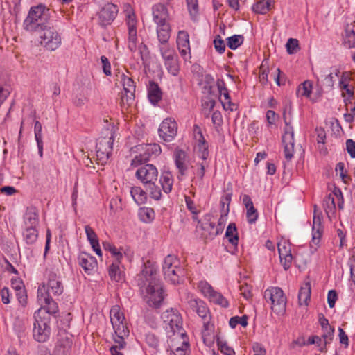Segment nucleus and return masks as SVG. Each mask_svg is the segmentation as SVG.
Instances as JSON below:
<instances>
[{
	"label": "nucleus",
	"mask_w": 355,
	"mask_h": 355,
	"mask_svg": "<svg viewBox=\"0 0 355 355\" xmlns=\"http://www.w3.org/2000/svg\"><path fill=\"white\" fill-rule=\"evenodd\" d=\"M346 150L352 158H355V141L353 139H347Z\"/></svg>",
	"instance_id": "nucleus-64"
},
{
	"label": "nucleus",
	"mask_w": 355,
	"mask_h": 355,
	"mask_svg": "<svg viewBox=\"0 0 355 355\" xmlns=\"http://www.w3.org/2000/svg\"><path fill=\"white\" fill-rule=\"evenodd\" d=\"M227 215L220 214V217L218 222V225L216 226V230L210 232V239H213L217 235L221 234L223 231V227L225 223V217Z\"/></svg>",
	"instance_id": "nucleus-51"
},
{
	"label": "nucleus",
	"mask_w": 355,
	"mask_h": 355,
	"mask_svg": "<svg viewBox=\"0 0 355 355\" xmlns=\"http://www.w3.org/2000/svg\"><path fill=\"white\" fill-rule=\"evenodd\" d=\"M225 237L232 245L234 249L236 250L239 243V235L235 223H231L228 225L225 232Z\"/></svg>",
	"instance_id": "nucleus-29"
},
{
	"label": "nucleus",
	"mask_w": 355,
	"mask_h": 355,
	"mask_svg": "<svg viewBox=\"0 0 355 355\" xmlns=\"http://www.w3.org/2000/svg\"><path fill=\"white\" fill-rule=\"evenodd\" d=\"M45 291V285L39 287L37 290V297L42 303V306L38 310H42V313H46L51 318V316L56 317V314L59 311L57 302L53 300L48 293H44Z\"/></svg>",
	"instance_id": "nucleus-10"
},
{
	"label": "nucleus",
	"mask_w": 355,
	"mask_h": 355,
	"mask_svg": "<svg viewBox=\"0 0 355 355\" xmlns=\"http://www.w3.org/2000/svg\"><path fill=\"white\" fill-rule=\"evenodd\" d=\"M272 0H259L252 6V10L258 14H266L270 9Z\"/></svg>",
	"instance_id": "nucleus-35"
},
{
	"label": "nucleus",
	"mask_w": 355,
	"mask_h": 355,
	"mask_svg": "<svg viewBox=\"0 0 355 355\" xmlns=\"http://www.w3.org/2000/svg\"><path fill=\"white\" fill-rule=\"evenodd\" d=\"M214 47L218 52L223 53L225 51V44L220 35H217V37L214 39Z\"/></svg>",
	"instance_id": "nucleus-62"
},
{
	"label": "nucleus",
	"mask_w": 355,
	"mask_h": 355,
	"mask_svg": "<svg viewBox=\"0 0 355 355\" xmlns=\"http://www.w3.org/2000/svg\"><path fill=\"white\" fill-rule=\"evenodd\" d=\"M103 247L105 250H109L111 252V254L115 257L118 262L120 261V259L123 257V255L114 245L110 243L105 242L103 243Z\"/></svg>",
	"instance_id": "nucleus-55"
},
{
	"label": "nucleus",
	"mask_w": 355,
	"mask_h": 355,
	"mask_svg": "<svg viewBox=\"0 0 355 355\" xmlns=\"http://www.w3.org/2000/svg\"><path fill=\"white\" fill-rule=\"evenodd\" d=\"M51 10L44 5L40 4L31 8L23 23L24 29L31 33H41L50 26Z\"/></svg>",
	"instance_id": "nucleus-2"
},
{
	"label": "nucleus",
	"mask_w": 355,
	"mask_h": 355,
	"mask_svg": "<svg viewBox=\"0 0 355 355\" xmlns=\"http://www.w3.org/2000/svg\"><path fill=\"white\" fill-rule=\"evenodd\" d=\"M284 119L286 127L282 140L284 145V157L287 161H291L295 152L294 131L293 127L286 121L284 114Z\"/></svg>",
	"instance_id": "nucleus-11"
},
{
	"label": "nucleus",
	"mask_w": 355,
	"mask_h": 355,
	"mask_svg": "<svg viewBox=\"0 0 355 355\" xmlns=\"http://www.w3.org/2000/svg\"><path fill=\"white\" fill-rule=\"evenodd\" d=\"M217 345L220 351L225 355H235L234 350L227 345L225 341H223L219 338L217 340Z\"/></svg>",
	"instance_id": "nucleus-54"
},
{
	"label": "nucleus",
	"mask_w": 355,
	"mask_h": 355,
	"mask_svg": "<svg viewBox=\"0 0 355 355\" xmlns=\"http://www.w3.org/2000/svg\"><path fill=\"white\" fill-rule=\"evenodd\" d=\"M188 10L192 17H195L198 12V0H186Z\"/></svg>",
	"instance_id": "nucleus-60"
},
{
	"label": "nucleus",
	"mask_w": 355,
	"mask_h": 355,
	"mask_svg": "<svg viewBox=\"0 0 355 355\" xmlns=\"http://www.w3.org/2000/svg\"><path fill=\"white\" fill-rule=\"evenodd\" d=\"M121 82L125 94L121 96V105H128L132 103L135 98V85L133 80L122 73L121 75Z\"/></svg>",
	"instance_id": "nucleus-20"
},
{
	"label": "nucleus",
	"mask_w": 355,
	"mask_h": 355,
	"mask_svg": "<svg viewBox=\"0 0 355 355\" xmlns=\"http://www.w3.org/2000/svg\"><path fill=\"white\" fill-rule=\"evenodd\" d=\"M232 199V193H226L224 196L221 198L220 200V207H221V214L223 215H227L230 211V203Z\"/></svg>",
	"instance_id": "nucleus-48"
},
{
	"label": "nucleus",
	"mask_w": 355,
	"mask_h": 355,
	"mask_svg": "<svg viewBox=\"0 0 355 355\" xmlns=\"http://www.w3.org/2000/svg\"><path fill=\"white\" fill-rule=\"evenodd\" d=\"M193 136L197 142L199 157L203 160L207 159L209 155L208 144L202 133L200 128L198 125H194L193 126Z\"/></svg>",
	"instance_id": "nucleus-22"
},
{
	"label": "nucleus",
	"mask_w": 355,
	"mask_h": 355,
	"mask_svg": "<svg viewBox=\"0 0 355 355\" xmlns=\"http://www.w3.org/2000/svg\"><path fill=\"white\" fill-rule=\"evenodd\" d=\"M166 280L171 282L173 284L180 283V277L184 276L183 269L179 266L178 268L163 271Z\"/></svg>",
	"instance_id": "nucleus-28"
},
{
	"label": "nucleus",
	"mask_w": 355,
	"mask_h": 355,
	"mask_svg": "<svg viewBox=\"0 0 355 355\" xmlns=\"http://www.w3.org/2000/svg\"><path fill=\"white\" fill-rule=\"evenodd\" d=\"M164 65L169 73L175 76L179 73L180 64L178 57L164 63Z\"/></svg>",
	"instance_id": "nucleus-44"
},
{
	"label": "nucleus",
	"mask_w": 355,
	"mask_h": 355,
	"mask_svg": "<svg viewBox=\"0 0 355 355\" xmlns=\"http://www.w3.org/2000/svg\"><path fill=\"white\" fill-rule=\"evenodd\" d=\"M299 90L301 92V94L302 96L309 97L310 96L312 91V83L309 80L304 81L301 87L299 88Z\"/></svg>",
	"instance_id": "nucleus-58"
},
{
	"label": "nucleus",
	"mask_w": 355,
	"mask_h": 355,
	"mask_svg": "<svg viewBox=\"0 0 355 355\" xmlns=\"http://www.w3.org/2000/svg\"><path fill=\"white\" fill-rule=\"evenodd\" d=\"M24 227H37L39 224V211L34 206L28 207L23 216Z\"/></svg>",
	"instance_id": "nucleus-24"
},
{
	"label": "nucleus",
	"mask_w": 355,
	"mask_h": 355,
	"mask_svg": "<svg viewBox=\"0 0 355 355\" xmlns=\"http://www.w3.org/2000/svg\"><path fill=\"white\" fill-rule=\"evenodd\" d=\"M130 194L135 202L138 205L144 204L147 200L146 193L139 187H134L130 190Z\"/></svg>",
	"instance_id": "nucleus-33"
},
{
	"label": "nucleus",
	"mask_w": 355,
	"mask_h": 355,
	"mask_svg": "<svg viewBox=\"0 0 355 355\" xmlns=\"http://www.w3.org/2000/svg\"><path fill=\"white\" fill-rule=\"evenodd\" d=\"M46 283L45 285V291H42L44 293H48L54 296L60 295L64 291L63 284L58 276L57 273L52 270L46 272Z\"/></svg>",
	"instance_id": "nucleus-12"
},
{
	"label": "nucleus",
	"mask_w": 355,
	"mask_h": 355,
	"mask_svg": "<svg viewBox=\"0 0 355 355\" xmlns=\"http://www.w3.org/2000/svg\"><path fill=\"white\" fill-rule=\"evenodd\" d=\"M246 209V217L248 222L250 224L254 223L258 218V211L257 209H255L254 205L247 207Z\"/></svg>",
	"instance_id": "nucleus-52"
},
{
	"label": "nucleus",
	"mask_w": 355,
	"mask_h": 355,
	"mask_svg": "<svg viewBox=\"0 0 355 355\" xmlns=\"http://www.w3.org/2000/svg\"><path fill=\"white\" fill-rule=\"evenodd\" d=\"M156 31L159 41L158 46L170 45L168 40L171 37V28L169 23L157 25Z\"/></svg>",
	"instance_id": "nucleus-25"
},
{
	"label": "nucleus",
	"mask_w": 355,
	"mask_h": 355,
	"mask_svg": "<svg viewBox=\"0 0 355 355\" xmlns=\"http://www.w3.org/2000/svg\"><path fill=\"white\" fill-rule=\"evenodd\" d=\"M159 135L164 141L170 142L174 139L178 132V124L171 118L165 119L158 129Z\"/></svg>",
	"instance_id": "nucleus-17"
},
{
	"label": "nucleus",
	"mask_w": 355,
	"mask_h": 355,
	"mask_svg": "<svg viewBox=\"0 0 355 355\" xmlns=\"http://www.w3.org/2000/svg\"><path fill=\"white\" fill-rule=\"evenodd\" d=\"M23 236L27 244H33L38 237L37 227H24Z\"/></svg>",
	"instance_id": "nucleus-36"
},
{
	"label": "nucleus",
	"mask_w": 355,
	"mask_h": 355,
	"mask_svg": "<svg viewBox=\"0 0 355 355\" xmlns=\"http://www.w3.org/2000/svg\"><path fill=\"white\" fill-rule=\"evenodd\" d=\"M42 126L40 121H36L34 125L35 138L38 148V153L40 157L43 156Z\"/></svg>",
	"instance_id": "nucleus-32"
},
{
	"label": "nucleus",
	"mask_w": 355,
	"mask_h": 355,
	"mask_svg": "<svg viewBox=\"0 0 355 355\" xmlns=\"http://www.w3.org/2000/svg\"><path fill=\"white\" fill-rule=\"evenodd\" d=\"M174 159L175 166L178 171V179L182 180V177L187 175L189 168L187 153L181 149H177L174 153Z\"/></svg>",
	"instance_id": "nucleus-19"
},
{
	"label": "nucleus",
	"mask_w": 355,
	"mask_h": 355,
	"mask_svg": "<svg viewBox=\"0 0 355 355\" xmlns=\"http://www.w3.org/2000/svg\"><path fill=\"white\" fill-rule=\"evenodd\" d=\"M244 38L243 35H234L227 38V46L232 50L236 49L243 42Z\"/></svg>",
	"instance_id": "nucleus-45"
},
{
	"label": "nucleus",
	"mask_w": 355,
	"mask_h": 355,
	"mask_svg": "<svg viewBox=\"0 0 355 355\" xmlns=\"http://www.w3.org/2000/svg\"><path fill=\"white\" fill-rule=\"evenodd\" d=\"M135 175L144 185L152 184L157 180L158 170L153 164H146L137 170Z\"/></svg>",
	"instance_id": "nucleus-13"
},
{
	"label": "nucleus",
	"mask_w": 355,
	"mask_h": 355,
	"mask_svg": "<svg viewBox=\"0 0 355 355\" xmlns=\"http://www.w3.org/2000/svg\"><path fill=\"white\" fill-rule=\"evenodd\" d=\"M209 299L213 303L218 304L223 308H227L229 306L227 300L221 293L216 291L211 295Z\"/></svg>",
	"instance_id": "nucleus-42"
},
{
	"label": "nucleus",
	"mask_w": 355,
	"mask_h": 355,
	"mask_svg": "<svg viewBox=\"0 0 355 355\" xmlns=\"http://www.w3.org/2000/svg\"><path fill=\"white\" fill-rule=\"evenodd\" d=\"M198 288L205 297H210L211 295L214 293V288L207 282L201 281L198 285Z\"/></svg>",
	"instance_id": "nucleus-50"
},
{
	"label": "nucleus",
	"mask_w": 355,
	"mask_h": 355,
	"mask_svg": "<svg viewBox=\"0 0 355 355\" xmlns=\"http://www.w3.org/2000/svg\"><path fill=\"white\" fill-rule=\"evenodd\" d=\"M162 92L157 83L150 81L148 87V97L150 102L156 105L161 99Z\"/></svg>",
	"instance_id": "nucleus-27"
},
{
	"label": "nucleus",
	"mask_w": 355,
	"mask_h": 355,
	"mask_svg": "<svg viewBox=\"0 0 355 355\" xmlns=\"http://www.w3.org/2000/svg\"><path fill=\"white\" fill-rule=\"evenodd\" d=\"M113 142V135L109 137H101L98 139L96 146V157L102 164L108 159L112 150Z\"/></svg>",
	"instance_id": "nucleus-14"
},
{
	"label": "nucleus",
	"mask_w": 355,
	"mask_h": 355,
	"mask_svg": "<svg viewBox=\"0 0 355 355\" xmlns=\"http://www.w3.org/2000/svg\"><path fill=\"white\" fill-rule=\"evenodd\" d=\"M222 96H223V98H222L220 96V102L223 105V107L225 110H230V111L236 110L237 105L235 103H233L231 102L230 96V94H229L227 90L223 91Z\"/></svg>",
	"instance_id": "nucleus-43"
},
{
	"label": "nucleus",
	"mask_w": 355,
	"mask_h": 355,
	"mask_svg": "<svg viewBox=\"0 0 355 355\" xmlns=\"http://www.w3.org/2000/svg\"><path fill=\"white\" fill-rule=\"evenodd\" d=\"M239 324L242 327H246L248 325V316L246 315L241 317L234 316L231 318L229 321V324L232 328H235Z\"/></svg>",
	"instance_id": "nucleus-49"
},
{
	"label": "nucleus",
	"mask_w": 355,
	"mask_h": 355,
	"mask_svg": "<svg viewBox=\"0 0 355 355\" xmlns=\"http://www.w3.org/2000/svg\"><path fill=\"white\" fill-rule=\"evenodd\" d=\"M204 81L206 83L203 87L205 92L211 93L212 85L214 82V78L210 74H207L204 77Z\"/></svg>",
	"instance_id": "nucleus-63"
},
{
	"label": "nucleus",
	"mask_w": 355,
	"mask_h": 355,
	"mask_svg": "<svg viewBox=\"0 0 355 355\" xmlns=\"http://www.w3.org/2000/svg\"><path fill=\"white\" fill-rule=\"evenodd\" d=\"M159 182L162 185L163 191L166 193H170L172 190L173 184V175L171 172H163L160 176Z\"/></svg>",
	"instance_id": "nucleus-31"
},
{
	"label": "nucleus",
	"mask_w": 355,
	"mask_h": 355,
	"mask_svg": "<svg viewBox=\"0 0 355 355\" xmlns=\"http://www.w3.org/2000/svg\"><path fill=\"white\" fill-rule=\"evenodd\" d=\"M146 342L150 347L157 349L159 346L158 338L152 333H148L146 335Z\"/></svg>",
	"instance_id": "nucleus-57"
},
{
	"label": "nucleus",
	"mask_w": 355,
	"mask_h": 355,
	"mask_svg": "<svg viewBox=\"0 0 355 355\" xmlns=\"http://www.w3.org/2000/svg\"><path fill=\"white\" fill-rule=\"evenodd\" d=\"M146 189L149 191L150 196L155 200H159L162 197L161 189L155 183L145 184Z\"/></svg>",
	"instance_id": "nucleus-46"
},
{
	"label": "nucleus",
	"mask_w": 355,
	"mask_h": 355,
	"mask_svg": "<svg viewBox=\"0 0 355 355\" xmlns=\"http://www.w3.org/2000/svg\"><path fill=\"white\" fill-rule=\"evenodd\" d=\"M139 218L144 223H150L155 218V211L150 207H141L139 210Z\"/></svg>",
	"instance_id": "nucleus-37"
},
{
	"label": "nucleus",
	"mask_w": 355,
	"mask_h": 355,
	"mask_svg": "<svg viewBox=\"0 0 355 355\" xmlns=\"http://www.w3.org/2000/svg\"><path fill=\"white\" fill-rule=\"evenodd\" d=\"M72 346V335L66 331H59L58 338L53 355H70Z\"/></svg>",
	"instance_id": "nucleus-15"
},
{
	"label": "nucleus",
	"mask_w": 355,
	"mask_h": 355,
	"mask_svg": "<svg viewBox=\"0 0 355 355\" xmlns=\"http://www.w3.org/2000/svg\"><path fill=\"white\" fill-rule=\"evenodd\" d=\"M40 34V43L46 49L53 51L61 45V37L53 27L49 26L43 30Z\"/></svg>",
	"instance_id": "nucleus-9"
},
{
	"label": "nucleus",
	"mask_w": 355,
	"mask_h": 355,
	"mask_svg": "<svg viewBox=\"0 0 355 355\" xmlns=\"http://www.w3.org/2000/svg\"><path fill=\"white\" fill-rule=\"evenodd\" d=\"M298 44L299 42L297 39H288L286 44L287 52L289 54L295 53L297 51V49H298Z\"/></svg>",
	"instance_id": "nucleus-59"
},
{
	"label": "nucleus",
	"mask_w": 355,
	"mask_h": 355,
	"mask_svg": "<svg viewBox=\"0 0 355 355\" xmlns=\"http://www.w3.org/2000/svg\"><path fill=\"white\" fill-rule=\"evenodd\" d=\"M344 45L348 48H355V32L349 26L345 28L344 35Z\"/></svg>",
	"instance_id": "nucleus-39"
},
{
	"label": "nucleus",
	"mask_w": 355,
	"mask_h": 355,
	"mask_svg": "<svg viewBox=\"0 0 355 355\" xmlns=\"http://www.w3.org/2000/svg\"><path fill=\"white\" fill-rule=\"evenodd\" d=\"M119 8L116 5L108 3H106L98 14V24L102 27L110 25L117 16Z\"/></svg>",
	"instance_id": "nucleus-16"
},
{
	"label": "nucleus",
	"mask_w": 355,
	"mask_h": 355,
	"mask_svg": "<svg viewBox=\"0 0 355 355\" xmlns=\"http://www.w3.org/2000/svg\"><path fill=\"white\" fill-rule=\"evenodd\" d=\"M109 275L112 279L116 282H119L122 279L119 266L116 263H113L110 265L109 268Z\"/></svg>",
	"instance_id": "nucleus-47"
},
{
	"label": "nucleus",
	"mask_w": 355,
	"mask_h": 355,
	"mask_svg": "<svg viewBox=\"0 0 355 355\" xmlns=\"http://www.w3.org/2000/svg\"><path fill=\"white\" fill-rule=\"evenodd\" d=\"M78 264L88 275L97 268L96 259L89 253L81 252L78 257Z\"/></svg>",
	"instance_id": "nucleus-23"
},
{
	"label": "nucleus",
	"mask_w": 355,
	"mask_h": 355,
	"mask_svg": "<svg viewBox=\"0 0 355 355\" xmlns=\"http://www.w3.org/2000/svg\"><path fill=\"white\" fill-rule=\"evenodd\" d=\"M180 266V260L175 255H167L163 263L162 270L173 269Z\"/></svg>",
	"instance_id": "nucleus-40"
},
{
	"label": "nucleus",
	"mask_w": 355,
	"mask_h": 355,
	"mask_svg": "<svg viewBox=\"0 0 355 355\" xmlns=\"http://www.w3.org/2000/svg\"><path fill=\"white\" fill-rule=\"evenodd\" d=\"M142 149L144 152L132 159V165L147 162L152 157H157L161 153L160 146L155 143L146 144Z\"/></svg>",
	"instance_id": "nucleus-18"
},
{
	"label": "nucleus",
	"mask_w": 355,
	"mask_h": 355,
	"mask_svg": "<svg viewBox=\"0 0 355 355\" xmlns=\"http://www.w3.org/2000/svg\"><path fill=\"white\" fill-rule=\"evenodd\" d=\"M311 292L310 282H306L301 286L298 293V300L300 306L308 305V302L310 300Z\"/></svg>",
	"instance_id": "nucleus-30"
},
{
	"label": "nucleus",
	"mask_w": 355,
	"mask_h": 355,
	"mask_svg": "<svg viewBox=\"0 0 355 355\" xmlns=\"http://www.w3.org/2000/svg\"><path fill=\"white\" fill-rule=\"evenodd\" d=\"M264 298L267 302L270 301L271 309L276 314H283L286 311V297L282 288L272 287L264 292Z\"/></svg>",
	"instance_id": "nucleus-7"
},
{
	"label": "nucleus",
	"mask_w": 355,
	"mask_h": 355,
	"mask_svg": "<svg viewBox=\"0 0 355 355\" xmlns=\"http://www.w3.org/2000/svg\"><path fill=\"white\" fill-rule=\"evenodd\" d=\"M322 330L323 334L322 335V338L324 341L323 347L320 349L321 352L326 351V346L332 340L334 332V329L332 327H327V329H324Z\"/></svg>",
	"instance_id": "nucleus-41"
},
{
	"label": "nucleus",
	"mask_w": 355,
	"mask_h": 355,
	"mask_svg": "<svg viewBox=\"0 0 355 355\" xmlns=\"http://www.w3.org/2000/svg\"><path fill=\"white\" fill-rule=\"evenodd\" d=\"M158 48L164 63L178 57L175 49L170 45L160 46Z\"/></svg>",
	"instance_id": "nucleus-34"
},
{
	"label": "nucleus",
	"mask_w": 355,
	"mask_h": 355,
	"mask_svg": "<svg viewBox=\"0 0 355 355\" xmlns=\"http://www.w3.org/2000/svg\"><path fill=\"white\" fill-rule=\"evenodd\" d=\"M35 322L33 323V336L39 343L46 342L51 334V318L42 310H37L34 313Z\"/></svg>",
	"instance_id": "nucleus-4"
},
{
	"label": "nucleus",
	"mask_w": 355,
	"mask_h": 355,
	"mask_svg": "<svg viewBox=\"0 0 355 355\" xmlns=\"http://www.w3.org/2000/svg\"><path fill=\"white\" fill-rule=\"evenodd\" d=\"M184 302L187 304V309L196 313L203 320V327L205 330H208L210 325V313L206 303L189 293L185 294Z\"/></svg>",
	"instance_id": "nucleus-6"
},
{
	"label": "nucleus",
	"mask_w": 355,
	"mask_h": 355,
	"mask_svg": "<svg viewBox=\"0 0 355 355\" xmlns=\"http://www.w3.org/2000/svg\"><path fill=\"white\" fill-rule=\"evenodd\" d=\"M153 21L157 25L168 23L166 21L168 14L167 8L162 4H157L153 7Z\"/></svg>",
	"instance_id": "nucleus-26"
},
{
	"label": "nucleus",
	"mask_w": 355,
	"mask_h": 355,
	"mask_svg": "<svg viewBox=\"0 0 355 355\" xmlns=\"http://www.w3.org/2000/svg\"><path fill=\"white\" fill-rule=\"evenodd\" d=\"M183 339L180 347H178L175 351V355H187L189 352V343L184 339V336L181 337Z\"/></svg>",
	"instance_id": "nucleus-56"
},
{
	"label": "nucleus",
	"mask_w": 355,
	"mask_h": 355,
	"mask_svg": "<svg viewBox=\"0 0 355 355\" xmlns=\"http://www.w3.org/2000/svg\"><path fill=\"white\" fill-rule=\"evenodd\" d=\"M324 206L327 214L330 211H334L336 210L335 199L331 194H329L324 198Z\"/></svg>",
	"instance_id": "nucleus-53"
},
{
	"label": "nucleus",
	"mask_w": 355,
	"mask_h": 355,
	"mask_svg": "<svg viewBox=\"0 0 355 355\" xmlns=\"http://www.w3.org/2000/svg\"><path fill=\"white\" fill-rule=\"evenodd\" d=\"M322 74H321V78H324L323 85L325 86L328 89H331L334 87V72L330 71L327 73V71H321ZM340 73L339 70L337 69H334V74L336 76H338V73Z\"/></svg>",
	"instance_id": "nucleus-38"
},
{
	"label": "nucleus",
	"mask_w": 355,
	"mask_h": 355,
	"mask_svg": "<svg viewBox=\"0 0 355 355\" xmlns=\"http://www.w3.org/2000/svg\"><path fill=\"white\" fill-rule=\"evenodd\" d=\"M16 296L19 301V303L22 306H25L27 304V294L26 289L24 288L17 291Z\"/></svg>",
	"instance_id": "nucleus-61"
},
{
	"label": "nucleus",
	"mask_w": 355,
	"mask_h": 355,
	"mask_svg": "<svg viewBox=\"0 0 355 355\" xmlns=\"http://www.w3.org/2000/svg\"><path fill=\"white\" fill-rule=\"evenodd\" d=\"M123 9L125 15V21L128 30V48L131 52H135L137 49L138 44L137 19L132 8L129 3L124 4Z\"/></svg>",
	"instance_id": "nucleus-5"
},
{
	"label": "nucleus",
	"mask_w": 355,
	"mask_h": 355,
	"mask_svg": "<svg viewBox=\"0 0 355 355\" xmlns=\"http://www.w3.org/2000/svg\"><path fill=\"white\" fill-rule=\"evenodd\" d=\"M110 320L113 329L118 338L115 339L116 345L113 347H117V349L124 348L125 342L124 338L128 336L129 330L125 322V316L123 313L120 311L119 306H114L110 312Z\"/></svg>",
	"instance_id": "nucleus-3"
},
{
	"label": "nucleus",
	"mask_w": 355,
	"mask_h": 355,
	"mask_svg": "<svg viewBox=\"0 0 355 355\" xmlns=\"http://www.w3.org/2000/svg\"><path fill=\"white\" fill-rule=\"evenodd\" d=\"M178 51L182 58L187 59V55L191 58L190 42L189 33L185 31H179L176 39Z\"/></svg>",
	"instance_id": "nucleus-21"
},
{
	"label": "nucleus",
	"mask_w": 355,
	"mask_h": 355,
	"mask_svg": "<svg viewBox=\"0 0 355 355\" xmlns=\"http://www.w3.org/2000/svg\"><path fill=\"white\" fill-rule=\"evenodd\" d=\"M162 317L166 324V329L169 328L173 335L177 337L186 336V333L182 329V318L177 309L167 310L162 313Z\"/></svg>",
	"instance_id": "nucleus-8"
},
{
	"label": "nucleus",
	"mask_w": 355,
	"mask_h": 355,
	"mask_svg": "<svg viewBox=\"0 0 355 355\" xmlns=\"http://www.w3.org/2000/svg\"><path fill=\"white\" fill-rule=\"evenodd\" d=\"M145 264L144 268L137 276V284L144 300L150 306L157 307L164 300L163 288L157 277L156 269Z\"/></svg>",
	"instance_id": "nucleus-1"
}]
</instances>
